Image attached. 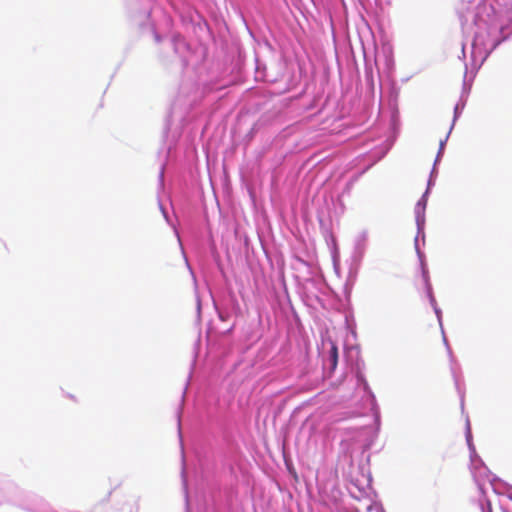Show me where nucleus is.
I'll use <instances>...</instances> for the list:
<instances>
[{
    "instance_id": "1",
    "label": "nucleus",
    "mask_w": 512,
    "mask_h": 512,
    "mask_svg": "<svg viewBox=\"0 0 512 512\" xmlns=\"http://www.w3.org/2000/svg\"><path fill=\"white\" fill-rule=\"evenodd\" d=\"M330 357H331L332 367L334 368L337 364V359H338V349L335 344H333L331 347Z\"/></svg>"
}]
</instances>
